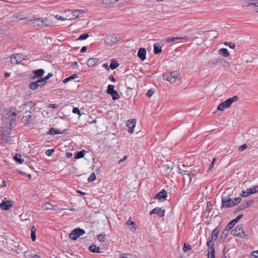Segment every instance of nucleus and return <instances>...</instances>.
<instances>
[{"mask_svg":"<svg viewBox=\"0 0 258 258\" xmlns=\"http://www.w3.org/2000/svg\"><path fill=\"white\" fill-rule=\"evenodd\" d=\"M243 217V215L242 214H241V215H239V216H238L235 219H234V220L236 222H237L241 218H242Z\"/></svg>","mask_w":258,"mask_h":258,"instance_id":"obj_55","label":"nucleus"},{"mask_svg":"<svg viewBox=\"0 0 258 258\" xmlns=\"http://www.w3.org/2000/svg\"><path fill=\"white\" fill-rule=\"evenodd\" d=\"M36 229L34 226H32L31 230V237L33 241H35L36 239Z\"/></svg>","mask_w":258,"mask_h":258,"instance_id":"obj_28","label":"nucleus"},{"mask_svg":"<svg viewBox=\"0 0 258 258\" xmlns=\"http://www.w3.org/2000/svg\"><path fill=\"white\" fill-rule=\"evenodd\" d=\"M72 156H73V154L72 153L67 152L66 153V156L68 158H71V157H72Z\"/></svg>","mask_w":258,"mask_h":258,"instance_id":"obj_64","label":"nucleus"},{"mask_svg":"<svg viewBox=\"0 0 258 258\" xmlns=\"http://www.w3.org/2000/svg\"><path fill=\"white\" fill-rule=\"evenodd\" d=\"M99 61L97 58H90L87 61V65L89 67H92L95 65L96 63Z\"/></svg>","mask_w":258,"mask_h":258,"instance_id":"obj_21","label":"nucleus"},{"mask_svg":"<svg viewBox=\"0 0 258 258\" xmlns=\"http://www.w3.org/2000/svg\"><path fill=\"white\" fill-rule=\"evenodd\" d=\"M72 67L74 69L77 68L78 67V63L76 61L73 62L72 64Z\"/></svg>","mask_w":258,"mask_h":258,"instance_id":"obj_60","label":"nucleus"},{"mask_svg":"<svg viewBox=\"0 0 258 258\" xmlns=\"http://www.w3.org/2000/svg\"><path fill=\"white\" fill-rule=\"evenodd\" d=\"M182 249L184 252H186L191 249V247L190 245L184 243Z\"/></svg>","mask_w":258,"mask_h":258,"instance_id":"obj_40","label":"nucleus"},{"mask_svg":"<svg viewBox=\"0 0 258 258\" xmlns=\"http://www.w3.org/2000/svg\"><path fill=\"white\" fill-rule=\"evenodd\" d=\"M247 148V145L245 144H243L242 145L240 146L239 148H238V151H243L244 150H245L246 148Z\"/></svg>","mask_w":258,"mask_h":258,"instance_id":"obj_50","label":"nucleus"},{"mask_svg":"<svg viewBox=\"0 0 258 258\" xmlns=\"http://www.w3.org/2000/svg\"><path fill=\"white\" fill-rule=\"evenodd\" d=\"M89 37L87 33H84L80 36L77 40H84L86 39Z\"/></svg>","mask_w":258,"mask_h":258,"instance_id":"obj_42","label":"nucleus"},{"mask_svg":"<svg viewBox=\"0 0 258 258\" xmlns=\"http://www.w3.org/2000/svg\"><path fill=\"white\" fill-rule=\"evenodd\" d=\"M16 114L15 112H13L12 113L10 114L8 117L7 118V119H8L9 121H11V122L12 121H15L16 119Z\"/></svg>","mask_w":258,"mask_h":258,"instance_id":"obj_37","label":"nucleus"},{"mask_svg":"<svg viewBox=\"0 0 258 258\" xmlns=\"http://www.w3.org/2000/svg\"><path fill=\"white\" fill-rule=\"evenodd\" d=\"M158 209V210L155 211V214H157L158 216L162 217L164 216L165 214V210H163L160 208L156 207Z\"/></svg>","mask_w":258,"mask_h":258,"instance_id":"obj_31","label":"nucleus"},{"mask_svg":"<svg viewBox=\"0 0 258 258\" xmlns=\"http://www.w3.org/2000/svg\"><path fill=\"white\" fill-rule=\"evenodd\" d=\"M126 255H128V254L121 253L120 254V258H128L126 256Z\"/></svg>","mask_w":258,"mask_h":258,"instance_id":"obj_61","label":"nucleus"},{"mask_svg":"<svg viewBox=\"0 0 258 258\" xmlns=\"http://www.w3.org/2000/svg\"><path fill=\"white\" fill-rule=\"evenodd\" d=\"M252 255L255 258H258V250L252 252Z\"/></svg>","mask_w":258,"mask_h":258,"instance_id":"obj_57","label":"nucleus"},{"mask_svg":"<svg viewBox=\"0 0 258 258\" xmlns=\"http://www.w3.org/2000/svg\"><path fill=\"white\" fill-rule=\"evenodd\" d=\"M238 97L235 96L232 98H230L227 99L224 102L220 103L217 107V109L219 111H223L225 108H228L230 107L231 105L234 102L237 101Z\"/></svg>","mask_w":258,"mask_h":258,"instance_id":"obj_1","label":"nucleus"},{"mask_svg":"<svg viewBox=\"0 0 258 258\" xmlns=\"http://www.w3.org/2000/svg\"><path fill=\"white\" fill-rule=\"evenodd\" d=\"M229 230L227 229L226 228H225V229L223 231V232L221 235V239H222L223 240H224L227 236V235L229 233Z\"/></svg>","mask_w":258,"mask_h":258,"instance_id":"obj_33","label":"nucleus"},{"mask_svg":"<svg viewBox=\"0 0 258 258\" xmlns=\"http://www.w3.org/2000/svg\"><path fill=\"white\" fill-rule=\"evenodd\" d=\"M56 19L61 21H64L67 20L66 18H64L58 15H56L55 16L52 15V17L49 20V24H50L52 25H54L55 24Z\"/></svg>","mask_w":258,"mask_h":258,"instance_id":"obj_19","label":"nucleus"},{"mask_svg":"<svg viewBox=\"0 0 258 258\" xmlns=\"http://www.w3.org/2000/svg\"><path fill=\"white\" fill-rule=\"evenodd\" d=\"M156 210H158V209L155 208H154L153 210H152L150 212V215H152V214H155V211Z\"/></svg>","mask_w":258,"mask_h":258,"instance_id":"obj_63","label":"nucleus"},{"mask_svg":"<svg viewBox=\"0 0 258 258\" xmlns=\"http://www.w3.org/2000/svg\"><path fill=\"white\" fill-rule=\"evenodd\" d=\"M231 234L233 236H238L242 238H247L248 235L244 232L242 225H237L231 231Z\"/></svg>","mask_w":258,"mask_h":258,"instance_id":"obj_5","label":"nucleus"},{"mask_svg":"<svg viewBox=\"0 0 258 258\" xmlns=\"http://www.w3.org/2000/svg\"><path fill=\"white\" fill-rule=\"evenodd\" d=\"M208 63L209 65L212 66H216L218 64L222 65L225 67H226L227 66H229V64L226 61L225 59L220 57H217L214 60H211Z\"/></svg>","mask_w":258,"mask_h":258,"instance_id":"obj_7","label":"nucleus"},{"mask_svg":"<svg viewBox=\"0 0 258 258\" xmlns=\"http://www.w3.org/2000/svg\"><path fill=\"white\" fill-rule=\"evenodd\" d=\"M231 200H233L234 206L241 202V199L240 198L238 197V198L232 199H231Z\"/></svg>","mask_w":258,"mask_h":258,"instance_id":"obj_47","label":"nucleus"},{"mask_svg":"<svg viewBox=\"0 0 258 258\" xmlns=\"http://www.w3.org/2000/svg\"><path fill=\"white\" fill-rule=\"evenodd\" d=\"M249 190L251 192V194H255L258 192V186L255 185L252 187L249 188Z\"/></svg>","mask_w":258,"mask_h":258,"instance_id":"obj_41","label":"nucleus"},{"mask_svg":"<svg viewBox=\"0 0 258 258\" xmlns=\"http://www.w3.org/2000/svg\"><path fill=\"white\" fill-rule=\"evenodd\" d=\"M240 196L242 197H248V196L247 195V194H246V191H243L241 194H240Z\"/></svg>","mask_w":258,"mask_h":258,"instance_id":"obj_56","label":"nucleus"},{"mask_svg":"<svg viewBox=\"0 0 258 258\" xmlns=\"http://www.w3.org/2000/svg\"><path fill=\"white\" fill-rule=\"evenodd\" d=\"M14 159L15 161L20 164H22L24 162V159H22L21 156L20 154H17L14 157Z\"/></svg>","mask_w":258,"mask_h":258,"instance_id":"obj_27","label":"nucleus"},{"mask_svg":"<svg viewBox=\"0 0 258 258\" xmlns=\"http://www.w3.org/2000/svg\"><path fill=\"white\" fill-rule=\"evenodd\" d=\"M73 112L74 113L78 114L79 115H81V113H80V110L77 107H74L73 109Z\"/></svg>","mask_w":258,"mask_h":258,"instance_id":"obj_51","label":"nucleus"},{"mask_svg":"<svg viewBox=\"0 0 258 258\" xmlns=\"http://www.w3.org/2000/svg\"><path fill=\"white\" fill-rule=\"evenodd\" d=\"M188 39V38L187 36H185V37H172V38L168 37V38H167L166 41L167 42L170 43V42H174L175 40H187Z\"/></svg>","mask_w":258,"mask_h":258,"instance_id":"obj_20","label":"nucleus"},{"mask_svg":"<svg viewBox=\"0 0 258 258\" xmlns=\"http://www.w3.org/2000/svg\"><path fill=\"white\" fill-rule=\"evenodd\" d=\"M31 115H27L23 118V121L24 125H29L31 123Z\"/></svg>","mask_w":258,"mask_h":258,"instance_id":"obj_25","label":"nucleus"},{"mask_svg":"<svg viewBox=\"0 0 258 258\" xmlns=\"http://www.w3.org/2000/svg\"><path fill=\"white\" fill-rule=\"evenodd\" d=\"M218 52H219V53L221 55H222L224 57H228L229 56V53L228 52V50L226 48H223L220 49L219 50Z\"/></svg>","mask_w":258,"mask_h":258,"instance_id":"obj_24","label":"nucleus"},{"mask_svg":"<svg viewBox=\"0 0 258 258\" xmlns=\"http://www.w3.org/2000/svg\"><path fill=\"white\" fill-rule=\"evenodd\" d=\"M78 78V75L76 74H74L70 76L69 77L64 79L63 81V82L64 83H66L71 80H74V79H75L76 78Z\"/></svg>","mask_w":258,"mask_h":258,"instance_id":"obj_32","label":"nucleus"},{"mask_svg":"<svg viewBox=\"0 0 258 258\" xmlns=\"http://www.w3.org/2000/svg\"><path fill=\"white\" fill-rule=\"evenodd\" d=\"M33 73L34 75L33 76H32L30 78L31 80H34L36 78H40L44 73V71L41 69L36 70H34L33 71Z\"/></svg>","mask_w":258,"mask_h":258,"instance_id":"obj_13","label":"nucleus"},{"mask_svg":"<svg viewBox=\"0 0 258 258\" xmlns=\"http://www.w3.org/2000/svg\"><path fill=\"white\" fill-rule=\"evenodd\" d=\"M65 131H66V130H64L61 131L57 128H51L50 129H49V134H50V135L62 134L64 133Z\"/></svg>","mask_w":258,"mask_h":258,"instance_id":"obj_22","label":"nucleus"},{"mask_svg":"<svg viewBox=\"0 0 258 258\" xmlns=\"http://www.w3.org/2000/svg\"><path fill=\"white\" fill-rule=\"evenodd\" d=\"M47 80H48V75L44 78H38L35 82L31 83L29 85V87L32 90L37 89L39 87H42L45 85L47 83Z\"/></svg>","mask_w":258,"mask_h":258,"instance_id":"obj_2","label":"nucleus"},{"mask_svg":"<svg viewBox=\"0 0 258 258\" xmlns=\"http://www.w3.org/2000/svg\"><path fill=\"white\" fill-rule=\"evenodd\" d=\"M219 231V227L217 226L214 229V230L212 232L211 236V237H210V239H211L212 240H214V241L216 240L218 238Z\"/></svg>","mask_w":258,"mask_h":258,"instance_id":"obj_18","label":"nucleus"},{"mask_svg":"<svg viewBox=\"0 0 258 258\" xmlns=\"http://www.w3.org/2000/svg\"><path fill=\"white\" fill-rule=\"evenodd\" d=\"M208 255V258H215V249L210 250V252H209Z\"/></svg>","mask_w":258,"mask_h":258,"instance_id":"obj_43","label":"nucleus"},{"mask_svg":"<svg viewBox=\"0 0 258 258\" xmlns=\"http://www.w3.org/2000/svg\"><path fill=\"white\" fill-rule=\"evenodd\" d=\"M154 53L155 54H158L162 51V46L156 43L154 44Z\"/></svg>","mask_w":258,"mask_h":258,"instance_id":"obj_23","label":"nucleus"},{"mask_svg":"<svg viewBox=\"0 0 258 258\" xmlns=\"http://www.w3.org/2000/svg\"><path fill=\"white\" fill-rule=\"evenodd\" d=\"M105 237V234L104 233V234L101 233L100 235H99L98 236V240L100 242L104 241Z\"/></svg>","mask_w":258,"mask_h":258,"instance_id":"obj_46","label":"nucleus"},{"mask_svg":"<svg viewBox=\"0 0 258 258\" xmlns=\"http://www.w3.org/2000/svg\"><path fill=\"white\" fill-rule=\"evenodd\" d=\"M85 230L83 229L78 228L73 230L70 234V238L72 240H75L80 236L85 233Z\"/></svg>","mask_w":258,"mask_h":258,"instance_id":"obj_6","label":"nucleus"},{"mask_svg":"<svg viewBox=\"0 0 258 258\" xmlns=\"http://www.w3.org/2000/svg\"><path fill=\"white\" fill-rule=\"evenodd\" d=\"M13 206V202L11 201H3L0 203V208L3 210H8Z\"/></svg>","mask_w":258,"mask_h":258,"instance_id":"obj_11","label":"nucleus"},{"mask_svg":"<svg viewBox=\"0 0 258 258\" xmlns=\"http://www.w3.org/2000/svg\"><path fill=\"white\" fill-rule=\"evenodd\" d=\"M126 224L127 225H133V227H134V226L135 225V223L133 222V221H132L130 219L128 220L126 222Z\"/></svg>","mask_w":258,"mask_h":258,"instance_id":"obj_53","label":"nucleus"},{"mask_svg":"<svg viewBox=\"0 0 258 258\" xmlns=\"http://www.w3.org/2000/svg\"><path fill=\"white\" fill-rule=\"evenodd\" d=\"M178 168L179 173L182 175H186L189 178V182H191L192 177L190 176L189 174L186 173L188 171L187 170L188 168L183 164L179 165Z\"/></svg>","mask_w":258,"mask_h":258,"instance_id":"obj_10","label":"nucleus"},{"mask_svg":"<svg viewBox=\"0 0 258 258\" xmlns=\"http://www.w3.org/2000/svg\"><path fill=\"white\" fill-rule=\"evenodd\" d=\"M234 207L233 200L229 198L223 197L222 198V207L227 208Z\"/></svg>","mask_w":258,"mask_h":258,"instance_id":"obj_9","label":"nucleus"},{"mask_svg":"<svg viewBox=\"0 0 258 258\" xmlns=\"http://www.w3.org/2000/svg\"><path fill=\"white\" fill-rule=\"evenodd\" d=\"M243 210L241 205H240L237 208H236L235 211H234V213H236L237 212H238L240 210Z\"/></svg>","mask_w":258,"mask_h":258,"instance_id":"obj_58","label":"nucleus"},{"mask_svg":"<svg viewBox=\"0 0 258 258\" xmlns=\"http://www.w3.org/2000/svg\"><path fill=\"white\" fill-rule=\"evenodd\" d=\"M96 179V176H95V173H92L91 175L88 177V180L90 182V181H93L94 180H95Z\"/></svg>","mask_w":258,"mask_h":258,"instance_id":"obj_48","label":"nucleus"},{"mask_svg":"<svg viewBox=\"0 0 258 258\" xmlns=\"http://www.w3.org/2000/svg\"><path fill=\"white\" fill-rule=\"evenodd\" d=\"M236 223L237 222L233 219L228 224L226 228L230 230L236 224Z\"/></svg>","mask_w":258,"mask_h":258,"instance_id":"obj_36","label":"nucleus"},{"mask_svg":"<svg viewBox=\"0 0 258 258\" xmlns=\"http://www.w3.org/2000/svg\"><path fill=\"white\" fill-rule=\"evenodd\" d=\"M109 79L113 82H115L116 81V80L114 78V77L112 76V75H110L109 77Z\"/></svg>","mask_w":258,"mask_h":258,"instance_id":"obj_59","label":"nucleus"},{"mask_svg":"<svg viewBox=\"0 0 258 258\" xmlns=\"http://www.w3.org/2000/svg\"><path fill=\"white\" fill-rule=\"evenodd\" d=\"M118 62H117L116 60H111V62L110 64V66H109V68L111 69V70H114L115 69H116L118 66Z\"/></svg>","mask_w":258,"mask_h":258,"instance_id":"obj_35","label":"nucleus"},{"mask_svg":"<svg viewBox=\"0 0 258 258\" xmlns=\"http://www.w3.org/2000/svg\"><path fill=\"white\" fill-rule=\"evenodd\" d=\"M0 185L2 186V187H6V182L5 180H1L0 179Z\"/></svg>","mask_w":258,"mask_h":258,"instance_id":"obj_54","label":"nucleus"},{"mask_svg":"<svg viewBox=\"0 0 258 258\" xmlns=\"http://www.w3.org/2000/svg\"><path fill=\"white\" fill-rule=\"evenodd\" d=\"M224 44L226 46H229V47L232 49H234L235 47V44L232 42H225Z\"/></svg>","mask_w":258,"mask_h":258,"instance_id":"obj_44","label":"nucleus"},{"mask_svg":"<svg viewBox=\"0 0 258 258\" xmlns=\"http://www.w3.org/2000/svg\"><path fill=\"white\" fill-rule=\"evenodd\" d=\"M47 20L44 19L43 18H40L34 19V24H36L38 26L42 27V26H47V25L46 24Z\"/></svg>","mask_w":258,"mask_h":258,"instance_id":"obj_16","label":"nucleus"},{"mask_svg":"<svg viewBox=\"0 0 258 258\" xmlns=\"http://www.w3.org/2000/svg\"><path fill=\"white\" fill-rule=\"evenodd\" d=\"M246 6H254L256 7V12H258V0H257L255 3H250L249 4Z\"/></svg>","mask_w":258,"mask_h":258,"instance_id":"obj_49","label":"nucleus"},{"mask_svg":"<svg viewBox=\"0 0 258 258\" xmlns=\"http://www.w3.org/2000/svg\"><path fill=\"white\" fill-rule=\"evenodd\" d=\"M214 240H212L210 238H208V240L207 242V245L209 248L210 250L215 249L214 248V243L213 242Z\"/></svg>","mask_w":258,"mask_h":258,"instance_id":"obj_30","label":"nucleus"},{"mask_svg":"<svg viewBox=\"0 0 258 258\" xmlns=\"http://www.w3.org/2000/svg\"><path fill=\"white\" fill-rule=\"evenodd\" d=\"M79 12L80 14L84 13V11L83 10L75 9L73 11L72 13L74 14V16H75V13Z\"/></svg>","mask_w":258,"mask_h":258,"instance_id":"obj_52","label":"nucleus"},{"mask_svg":"<svg viewBox=\"0 0 258 258\" xmlns=\"http://www.w3.org/2000/svg\"><path fill=\"white\" fill-rule=\"evenodd\" d=\"M33 106V103L32 101H27L26 103H24L21 106H20V108L21 110H25L27 112V111L30 112V110L32 109V107Z\"/></svg>","mask_w":258,"mask_h":258,"instance_id":"obj_12","label":"nucleus"},{"mask_svg":"<svg viewBox=\"0 0 258 258\" xmlns=\"http://www.w3.org/2000/svg\"><path fill=\"white\" fill-rule=\"evenodd\" d=\"M89 250L93 252L100 253V247L97 246L96 245H91L89 247Z\"/></svg>","mask_w":258,"mask_h":258,"instance_id":"obj_26","label":"nucleus"},{"mask_svg":"<svg viewBox=\"0 0 258 258\" xmlns=\"http://www.w3.org/2000/svg\"><path fill=\"white\" fill-rule=\"evenodd\" d=\"M138 56L141 60H144L146 58V50L144 48H140L138 52Z\"/></svg>","mask_w":258,"mask_h":258,"instance_id":"obj_17","label":"nucleus"},{"mask_svg":"<svg viewBox=\"0 0 258 258\" xmlns=\"http://www.w3.org/2000/svg\"><path fill=\"white\" fill-rule=\"evenodd\" d=\"M167 196V192L165 190L163 189L160 192L157 193L154 197L155 199H158L160 201L162 199H165Z\"/></svg>","mask_w":258,"mask_h":258,"instance_id":"obj_15","label":"nucleus"},{"mask_svg":"<svg viewBox=\"0 0 258 258\" xmlns=\"http://www.w3.org/2000/svg\"><path fill=\"white\" fill-rule=\"evenodd\" d=\"M121 39V36L119 34H115L112 35H108L105 38V42L106 44L111 46L116 43Z\"/></svg>","mask_w":258,"mask_h":258,"instance_id":"obj_3","label":"nucleus"},{"mask_svg":"<svg viewBox=\"0 0 258 258\" xmlns=\"http://www.w3.org/2000/svg\"><path fill=\"white\" fill-rule=\"evenodd\" d=\"M253 201H247L246 202L244 203V204H241V206L243 208V209H244L247 207H248L250 205H251L253 203Z\"/></svg>","mask_w":258,"mask_h":258,"instance_id":"obj_39","label":"nucleus"},{"mask_svg":"<svg viewBox=\"0 0 258 258\" xmlns=\"http://www.w3.org/2000/svg\"><path fill=\"white\" fill-rule=\"evenodd\" d=\"M87 50V47L86 46H83L80 50V52L83 53L85 52Z\"/></svg>","mask_w":258,"mask_h":258,"instance_id":"obj_62","label":"nucleus"},{"mask_svg":"<svg viewBox=\"0 0 258 258\" xmlns=\"http://www.w3.org/2000/svg\"><path fill=\"white\" fill-rule=\"evenodd\" d=\"M86 151L85 150H82L80 152H77L75 155V158L76 159H80L84 157L85 156Z\"/></svg>","mask_w":258,"mask_h":258,"instance_id":"obj_29","label":"nucleus"},{"mask_svg":"<svg viewBox=\"0 0 258 258\" xmlns=\"http://www.w3.org/2000/svg\"><path fill=\"white\" fill-rule=\"evenodd\" d=\"M136 119H133L131 120H128L126 122V126L128 128V132L132 134L134 132V128L136 125Z\"/></svg>","mask_w":258,"mask_h":258,"instance_id":"obj_14","label":"nucleus"},{"mask_svg":"<svg viewBox=\"0 0 258 258\" xmlns=\"http://www.w3.org/2000/svg\"><path fill=\"white\" fill-rule=\"evenodd\" d=\"M114 88V85H109L108 86L107 89V91H106L107 93L109 94L110 93H111L112 92H113L114 91H115Z\"/></svg>","mask_w":258,"mask_h":258,"instance_id":"obj_38","label":"nucleus"},{"mask_svg":"<svg viewBox=\"0 0 258 258\" xmlns=\"http://www.w3.org/2000/svg\"><path fill=\"white\" fill-rule=\"evenodd\" d=\"M154 89L151 88L148 90V92L146 94V95L149 97H151L154 93Z\"/></svg>","mask_w":258,"mask_h":258,"instance_id":"obj_45","label":"nucleus"},{"mask_svg":"<svg viewBox=\"0 0 258 258\" xmlns=\"http://www.w3.org/2000/svg\"><path fill=\"white\" fill-rule=\"evenodd\" d=\"M109 95H110L112 96V99L113 100H117V99H119L120 97L119 95L118 94V92L116 90H115L113 92H112V93H110Z\"/></svg>","mask_w":258,"mask_h":258,"instance_id":"obj_34","label":"nucleus"},{"mask_svg":"<svg viewBox=\"0 0 258 258\" xmlns=\"http://www.w3.org/2000/svg\"><path fill=\"white\" fill-rule=\"evenodd\" d=\"M163 79L171 83H174L177 80L179 79V74L177 71H173L170 74L163 75Z\"/></svg>","mask_w":258,"mask_h":258,"instance_id":"obj_4","label":"nucleus"},{"mask_svg":"<svg viewBox=\"0 0 258 258\" xmlns=\"http://www.w3.org/2000/svg\"><path fill=\"white\" fill-rule=\"evenodd\" d=\"M25 59V58L24 57V56L21 54H16L11 56L10 58V60L11 61V63L13 64H18L21 61Z\"/></svg>","mask_w":258,"mask_h":258,"instance_id":"obj_8","label":"nucleus"}]
</instances>
